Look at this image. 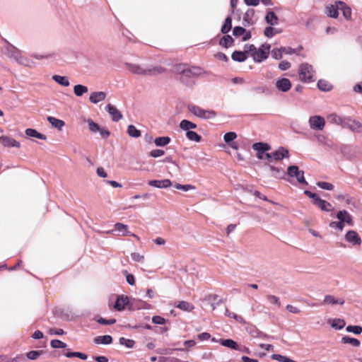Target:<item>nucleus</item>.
<instances>
[{
	"label": "nucleus",
	"instance_id": "nucleus-50",
	"mask_svg": "<svg viewBox=\"0 0 362 362\" xmlns=\"http://www.w3.org/2000/svg\"><path fill=\"white\" fill-rule=\"evenodd\" d=\"M50 345L52 348L57 349L62 348L64 349L67 346L66 344L59 340V339H53L50 342Z\"/></svg>",
	"mask_w": 362,
	"mask_h": 362
},
{
	"label": "nucleus",
	"instance_id": "nucleus-37",
	"mask_svg": "<svg viewBox=\"0 0 362 362\" xmlns=\"http://www.w3.org/2000/svg\"><path fill=\"white\" fill-rule=\"evenodd\" d=\"M232 28V18L230 16H228L225 19V22L221 28V33L223 34L228 33Z\"/></svg>",
	"mask_w": 362,
	"mask_h": 362
},
{
	"label": "nucleus",
	"instance_id": "nucleus-26",
	"mask_svg": "<svg viewBox=\"0 0 362 362\" xmlns=\"http://www.w3.org/2000/svg\"><path fill=\"white\" fill-rule=\"evenodd\" d=\"M52 79L57 83L58 84L67 87L70 85L69 81L66 76H59V75H53Z\"/></svg>",
	"mask_w": 362,
	"mask_h": 362
},
{
	"label": "nucleus",
	"instance_id": "nucleus-8",
	"mask_svg": "<svg viewBox=\"0 0 362 362\" xmlns=\"http://www.w3.org/2000/svg\"><path fill=\"white\" fill-rule=\"evenodd\" d=\"M345 240L351 244L353 246H360L362 240L356 231L351 230H349L344 236Z\"/></svg>",
	"mask_w": 362,
	"mask_h": 362
},
{
	"label": "nucleus",
	"instance_id": "nucleus-24",
	"mask_svg": "<svg viewBox=\"0 0 362 362\" xmlns=\"http://www.w3.org/2000/svg\"><path fill=\"white\" fill-rule=\"evenodd\" d=\"M47 120L52 127L59 130H61L65 124L64 121L51 116L47 117Z\"/></svg>",
	"mask_w": 362,
	"mask_h": 362
},
{
	"label": "nucleus",
	"instance_id": "nucleus-2",
	"mask_svg": "<svg viewBox=\"0 0 362 362\" xmlns=\"http://www.w3.org/2000/svg\"><path fill=\"white\" fill-rule=\"evenodd\" d=\"M174 71L180 75V79L187 83L188 78L199 76L202 74V69L199 67H189L186 64H178L174 68Z\"/></svg>",
	"mask_w": 362,
	"mask_h": 362
},
{
	"label": "nucleus",
	"instance_id": "nucleus-31",
	"mask_svg": "<svg viewBox=\"0 0 362 362\" xmlns=\"http://www.w3.org/2000/svg\"><path fill=\"white\" fill-rule=\"evenodd\" d=\"M88 88L86 86L78 84L74 86V93L78 97L82 96L83 94L88 93Z\"/></svg>",
	"mask_w": 362,
	"mask_h": 362
},
{
	"label": "nucleus",
	"instance_id": "nucleus-59",
	"mask_svg": "<svg viewBox=\"0 0 362 362\" xmlns=\"http://www.w3.org/2000/svg\"><path fill=\"white\" fill-rule=\"evenodd\" d=\"M272 57L275 59H281L283 57V52L281 50V48L279 49H274L271 52Z\"/></svg>",
	"mask_w": 362,
	"mask_h": 362
},
{
	"label": "nucleus",
	"instance_id": "nucleus-20",
	"mask_svg": "<svg viewBox=\"0 0 362 362\" xmlns=\"http://www.w3.org/2000/svg\"><path fill=\"white\" fill-rule=\"evenodd\" d=\"M129 299L127 296H121L117 298L115 304L114 305L115 309L117 310H122L125 306L128 304Z\"/></svg>",
	"mask_w": 362,
	"mask_h": 362
},
{
	"label": "nucleus",
	"instance_id": "nucleus-52",
	"mask_svg": "<svg viewBox=\"0 0 362 362\" xmlns=\"http://www.w3.org/2000/svg\"><path fill=\"white\" fill-rule=\"evenodd\" d=\"M43 354V351H30L27 354V358L30 360H35Z\"/></svg>",
	"mask_w": 362,
	"mask_h": 362
},
{
	"label": "nucleus",
	"instance_id": "nucleus-53",
	"mask_svg": "<svg viewBox=\"0 0 362 362\" xmlns=\"http://www.w3.org/2000/svg\"><path fill=\"white\" fill-rule=\"evenodd\" d=\"M345 326V322L341 319H335L332 323V327L337 329H341Z\"/></svg>",
	"mask_w": 362,
	"mask_h": 362
},
{
	"label": "nucleus",
	"instance_id": "nucleus-63",
	"mask_svg": "<svg viewBox=\"0 0 362 362\" xmlns=\"http://www.w3.org/2000/svg\"><path fill=\"white\" fill-rule=\"evenodd\" d=\"M245 52L247 53H250L251 56L253 57V53L256 52L257 48L254 45H246L245 46Z\"/></svg>",
	"mask_w": 362,
	"mask_h": 362
},
{
	"label": "nucleus",
	"instance_id": "nucleus-55",
	"mask_svg": "<svg viewBox=\"0 0 362 362\" xmlns=\"http://www.w3.org/2000/svg\"><path fill=\"white\" fill-rule=\"evenodd\" d=\"M236 137H237L236 133H235L233 132H230L226 133L224 135L223 139L226 143L230 144V142L233 141Z\"/></svg>",
	"mask_w": 362,
	"mask_h": 362
},
{
	"label": "nucleus",
	"instance_id": "nucleus-28",
	"mask_svg": "<svg viewBox=\"0 0 362 362\" xmlns=\"http://www.w3.org/2000/svg\"><path fill=\"white\" fill-rule=\"evenodd\" d=\"M302 49H303L302 46H298V48H296V49H293L290 47H281V50L282 51L283 54H289V55L293 54H296L297 55H301L300 52Z\"/></svg>",
	"mask_w": 362,
	"mask_h": 362
},
{
	"label": "nucleus",
	"instance_id": "nucleus-56",
	"mask_svg": "<svg viewBox=\"0 0 362 362\" xmlns=\"http://www.w3.org/2000/svg\"><path fill=\"white\" fill-rule=\"evenodd\" d=\"M317 186L321 189L326 190H332L334 189V185L332 183L327 182H318L317 183Z\"/></svg>",
	"mask_w": 362,
	"mask_h": 362
},
{
	"label": "nucleus",
	"instance_id": "nucleus-16",
	"mask_svg": "<svg viewBox=\"0 0 362 362\" xmlns=\"http://www.w3.org/2000/svg\"><path fill=\"white\" fill-rule=\"evenodd\" d=\"M343 125L353 132H362V124L358 121L348 119Z\"/></svg>",
	"mask_w": 362,
	"mask_h": 362
},
{
	"label": "nucleus",
	"instance_id": "nucleus-17",
	"mask_svg": "<svg viewBox=\"0 0 362 362\" xmlns=\"http://www.w3.org/2000/svg\"><path fill=\"white\" fill-rule=\"evenodd\" d=\"M11 57L20 64L26 66H30V61L25 57L22 56L18 50L13 51Z\"/></svg>",
	"mask_w": 362,
	"mask_h": 362
},
{
	"label": "nucleus",
	"instance_id": "nucleus-40",
	"mask_svg": "<svg viewBox=\"0 0 362 362\" xmlns=\"http://www.w3.org/2000/svg\"><path fill=\"white\" fill-rule=\"evenodd\" d=\"M270 170L272 171V176L276 178H284L285 173L282 168H275L272 165H269Z\"/></svg>",
	"mask_w": 362,
	"mask_h": 362
},
{
	"label": "nucleus",
	"instance_id": "nucleus-49",
	"mask_svg": "<svg viewBox=\"0 0 362 362\" xmlns=\"http://www.w3.org/2000/svg\"><path fill=\"white\" fill-rule=\"evenodd\" d=\"M89 130L93 133H96L100 130V126L94 122L91 119H88L86 120Z\"/></svg>",
	"mask_w": 362,
	"mask_h": 362
},
{
	"label": "nucleus",
	"instance_id": "nucleus-54",
	"mask_svg": "<svg viewBox=\"0 0 362 362\" xmlns=\"http://www.w3.org/2000/svg\"><path fill=\"white\" fill-rule=\"evenodd\" d=\"M175 187L177 189H180V190H182V191H185V192L189 191L190 189H195V187L194 185H181V184H178V183H176L175 185Z\"/></svg>",
	"mask_w": 362,
	"mask_h": 362
},
{
	"label": "nucleus",
	"instance_id": "nucleus-62",
	"mask_svg": "<svg viewBox=\"0 0 362 362\" xmlns=\"http://www.w3.org/2000/svg\"><path fill=\"white\" fill-rule=\"evenodd\" d=\"M97 322L102 325H113L116 322L115 319L105 320L103 317L97 319Z\"/></svg>",
	"mask_w": 362,
	"mask_h": 362
},
{
	"label": "nucleus",
	"instance_id": "nucleus-4",
	"mask_svg": "<svg viewBox=\"0 0 362 362\" xmlns=\"http://www.w3.org/2000/svg\"><path fill=\"white\" fill-rule=\"evenodd\" d=\"M188 110L194 115L204 119H212L216 116L215 111L211 110H204L197 105H189Z\"/></svg>",
	"mask_w": 362,
	"mask_h": 362
},
{
	"label": "nucleus",
	"instance_id": "nucleus-33",
	"mask_svg": "<svg viewBox=\"0 0 362 362\" xmlns=\"http://www.w3.org/2000/svg\"><path fill=\"white\" fill-rule=\"evenodd\" d=\"M233 43V39L230 35H224L219 42V45L222 47L228 48L230 47Z\"/></svg>",
	"mask_w": 362,
	"mask_h": 362
},
{
	"label": "nucleus",
	"instance_id": "nucleus-38",
	"mask_svg": "<svg viewBox=\"0 0 362 362\" xmlns=\"http://www.w3.org/2000/svg\"><path fill=\"white\" fill-rule=\"evenodd\" d=\"M326 13L331 18H337L339 15L337 8L334 5H329L326 8Z\"/></svg>",
	"mask_w": 362,
	"mask_h": 362
},
{
	"label": "nucleus",
	"instance_id": "nucleus-47",
	"mask_svg": "<svg viewBox=\"0 0 362 362\" xmlns=\"http://www.w3.org/2000/svg\"><path fill=\"white\" fill-rule=\"evenodd\" d=\"M327 119L329 122L336 124H341L342 119L337 114H331L327 117Z\"/></svg>",
	"mask_w": 362,
	"mask_h": 362
},
{
	"label": "nucleus",
	"instance_id": "nucleus-15",
	"mask_svg": "<svg viewBox=\"0 0 362 362\" xmlns=\"http://www.w3.org/2000/svg\"><path fill=\"white\" fill-rule=\"evenodd\" d=\"M0 142L5 147L19 148L21 146V144L18 141L7 136H0Z\"/></svg>",
	"mask_w": 362,
	"mask_h": 362
},
{
	"label": "nucleus",
	"instance_id": "nucleus-13",
	"mask_svg": "<svg viewBox=\"0 0 362 362\" xmlns=\"http://www.w3.org/2000/svg\"><path fill=\"white\" fill-rule=\"evenodd\" d=\"M345 300L343 298H337L332 295H326L325 296L324 300L322 301L323 305H334L337 304L344 305Z\"/></svg>",
	"mask_w": 362,
	"mask_h": 362
},
{
	"label": "nucleus",
	"instance_id": "nucleus-32",
	"mask_svg": "<svg viewBox=\"0 0 362 362\" xmlns=\"http://www.w3.org/2000/svg\"><path fill=\"white\" fill-rule=\"evenodd\" d=\"M341 342L344 344H349L354 347H358L361 344V342L358 339L356 338H352L349 336H344L341 338Z\"/></svg>",
	"mask_w": 362,
	"mask_h": 362
},
{
	"label": "nucleus",
	"instance_id": "nucleus-7",
	"mask_svg": "<svg viewBox=\"0 0 362 362\" xmlns=\"http://www.w3.org/2000/svg\"><path fill=\"white\" fill-rule=\"evenodd\" d=\"M308 122L310 127L315 130H322L325 125V119L319 115L311 116Z\"/></svg>",
	"mask_w": 362,
	"mask_h": 362
},
{
	"label": "nucleus",
	"instance_id": "nucleus-60",
	"mask_svg": "<svg viewBox=\"0 0 362 362\" xmlns=\"http://www.w3.org/2000/svg\"><path fill=\"white\" fill-rule=\"evenodd\" d=\"M152 322L156 325H165L166 320L161 316L156 315L152 317Z\"/></svg>",
	"mask_w": 362,
	"mask_h": 362
},
{
	"label": "nucleus",
	"instance_id": "nucleus-29",
	"mask_svg": "<svg viewBox=\"0 0 362 362\" xmlns=\"http://www.w3.org/2000/svg\"><path fill=\"white\" fill-rule=\"evenodd\" d=\"M315 205L324 211H330L332 210L331 204L322 199H317V202Z\"/></svg>",
	"mask_w": 362,
	"mask_h": 362
},
{
	"label": "nucleus",
	"instance_id": "nucleus-51",
	"mask_svg": "<svg viewBox=\"0 0 362 362\" xmlns=\"http://www.w3.org/2000/svg\"><path fill=\"white\" fill-rule=\"evenodd\" d=\"M346 330L348 332H353L356 334H359L362 332V327L358 325H349L346 327Z\"/></svg>",
	"mask_w": 362,
	"mask_h": 362
},
{
	"label": "nucleus",
	"instance_id": "nucleus-5",
	"mask_svg": "<svg viewBox=\"0 0 362 362\" xmlns=\"http://www.w3.org/2000/svg\"><path fill=\"white\" fill-rule=\"evenodd\" d=\"M271 46L269 44H263L253 53V59L256 62H262L265 60L269 54Z\"/></svg>",
	"mask_w": 362,
	"mask_h": 362
},
{
	"label": "nucleus",
	"instance_id": "nucleus-39",
	"mask_svg": "<svg viewBox=\"0 0 362 362\" xmlns=\"http://www.w3.org/2000/svg\"><path fill=\"white\" fill-rule=\"evenodd\" d=\"M170 142V138L168 136H160L155 139L154 143L157 146H165Z\"/></svg>",
	"mask_w": 362,
	"mask_h": 362
},
{
	"label": "nucleus",
	"instance_id": "nucleus-35",
	"mask_svg": "<svg viewBox=\"0 0 362 362\" xmlns=\"http://www.w3.org/2000/svg\"><path fill=\"white\" fill-rule=\"evenodd\" d=\"M128 226L122 223H117L115 225V230L122 234V235H129V232L127 230Z\"/></svg>",
	"mask_w": 362,
	"mask_h": 362
},
{
	"label": "nucleus",
	"instance_id": "nucleus-3",
	"mask_svg": "<svg viewBox=\"0 0 362 362\" xmlns=\"http://www.w3.org/2000/svg\"><path fill=\"white\" fill-rule=\"evenodd\" d=\"M300 80L304 83H310L315 80V71L311 65L303 63L299 66Z\"/></svg>",
	"mask_w": 362,
	"mask_h": 362
},
{
	"label": "nucleus",
	"instance_id": "nucleus-36",
	"mask_svg": "<svg viewBox=\"0 0 362 362\" xmlns=\"http://www.w3.org/2000/svg\"><path fill=\"white\" fill-rule=\"evenodd\" d=\"M225 315L228 317H232L240 324L245 325V320L240 315H238L235 313L230 312L228 309H226Z\"/></svg>",
	"mask_w": 362,
	"mask_h": 362
},
{
	"label": "nucleus",
	"instance_id": "nucleus-10",
	"mask_svg": "<svg viewBox=\"0 0 362 362\" xmlns=\"http://www.w3.org/2000/svg\"><path fill=\"white\" fill-rule=\"evenodd\" d=\"M275 85L278 90L284 93L288 92L292 86L290 80L286 78H281L277 79Z\"/></svg>",
	"mask_w": 362,
	"mask_h": 362
},
{
	"label": "nucleus",
	"instance_id": "nucleus-30",
	"mask_svg": "<svg viewBox=\"0 0 362 362\" xmlns=\"http://www.w3.org/2000/svg\"><path fill=\"white\" fill-rule=\"evenodd\" d=\"M265 21L270 25H275L278 24V18L273 11H269L267 13Z\"/></svg>",
	"mask_w": 362,
	"mask_h": 362
},
{
	"label": "nucleus",
	"instance_id": "nucleus-48",
	"mask_svg": "<svg viewBox=\"0 0 362 362\" xmlns=\"http://www.w3.org/2000/svg\"><path fill=\"white\" fill-rule=\"evenodd\" d=\"M135 308L138 310L144 309V310H149L151 308V305L149 303H147L145 301L143 300H137L135 304Z\"/></svg>",
	"mask_w": 362,
	"mask_h": 362
},
{
	"label": "nucleus",
	"instance_id": "nucleus-22",
	"mask_svg": "<svg viewBox=\"0 0 362 362\" xmlns=\"http://www.w3.org/2000/svg\"><path fill=\"white\" fill-rule=\"evenodd\" d=\"M175 307L186 312H191L194 309L193 304L184 300L178 302V303L175 305Z\"/></svg>",
	"mask_w": 362,
	"mask_h": 362
},
{
	"label": "nucleus",
	"instance_id": "nucleus-27",
	"mask_svg": "<svg viewBox=\"0 0 362 362\" xmlns=\"http://www.w3.org/2000/svg\"><path fill=\"white\" fill-rule=\"evenodd\" d=\"M218 342L223 346L228 347L229 349L236 350L238 349V344L233 339H220Z\"/></svg>",
	"mask_w": 362,
	"mask_h": 362
},
{
	"label": "nucleus",
	"instance_id": "nucleus-11",
	"mask_svg": "<svg viewBox=\"0 0 362 362\" xmlns=\"http://www.w3.org/2000/svg\"><path fill=\"white\" fill-rule=\"evenodd\" d=\"M272 162L273 160H280L284 158L289 156V152L284 147H279L276 151L271 153Z\"/></svg>",
	"mask_w": 362,
	"mask_h": 362
},
{
	"label": "nucleus",
	"instance_id": "nucleus-61",
	"mask_svg": "<svg viewBox=\"0 0 362 362\" xmlns=\"http://www.w3.org/2000/svg\"><path fill=\"white\" fill-rule=\"evenodd\" d=\"M131 257L134 261L137 262H144V256L138 252H132Z\"/></svg>",
	"mask_w": 362,
	"mask_h": 362
},
{
	"label": "nucleus",
	"instance_id": "nucleus-1",
	"mask_svg": "<svg viewBox=\"0 0 362 362\" xmlns=\"http://www.w3.org/2000/svg\"><path fill=\"white\" fill-rule=\"evenodd\" d=\"M126 69L132 74L140 76H156L165 72L166 69L160 66L144 68L141 66L132 63H125Z\"/></svg>",
	"mask_w": 362,
	"mask_h": 362
},
{
	"label": "nucleus",
	"instance_id": "nucleus-14",
	"mask_svg": "<svg viewBox=\"0 0 362 362\" xmlns=\"http://www.w3.org/2000/svg\"><path fill=\"white\" fill-rule=\"evenodd\" d=\"M106 110L110 115L112 119L114 122H118L122 118V115L117 107L111 104L107 105L105 107Z\"/></svg>",
	"mask_w": 362,
	"mask_h": 362
},
{
	"label": "nucleus",
	"instance_id": "nucleus-23",
	"mask_svg": "<svg viewBox=\"0 0 362 362\" xmlns=\"http://www.w3.org/2000/svg\"><path fill=\"white\" fill-rule=\"evenodd\" d=\"M25 132L28 136L35 137L37 139H42V140L47 139V136L45 134L38 132L37 130H35L34 129L28 128L25 130Z\"/></svg>",
	"mask_w": 362,
	"mask_h": 362
},
{
	"label": "nucleus",
	"instance_id": "nucleus-43",
	"mask_svg": "<svg viewBox=\"0 0 362 362\" xmlns=\"http://www.w3.org/2000/svg\"><path fill=\"white\" fill-rule=\"evenodd\" d=\"M267 300L269 303L276 305L277 308H280L281 304L280 299L278 296L274 295H267Z\"/></svg>",
	"mask_w": 362,
	"mask_h": 362
},
{
	"label": "nucleus",
	"instance_id": "nucleus-21",
	"mask_svg": "<svg viewBox=\"0 0 362 362\" xmlns=\"http://www.w3.org/2000/svg\"><path fill=\"white\" fill-rule=\"evenodd\" d=\"M94 342L97 344L108 345L112 342V338L110 335L98 336L94 339Z\"/></svg>",
	"mask_w": 362,
	"mask_h": 362
},
{
	"label": "nucleus",
	"instance_id": "nucleus-41",
	"mask_svg": "<svg viewBox=\"0 0 362 362\" xmlns=\"http://www.w3.org/2000/svg\"><path fill=\"white\" fill-rule=\"evenodd\" d=\"M127 133L130 136L134 138H138L141 136V132L132 124L128 126Z\"/></svg>",
	"mask_w": 362,
	"mask_h": 362
},
{
	"label": "nucleus",
	"instance_id": "nucleus-19",
	"mask_svg": "<svg viewBox=\"0 0 362 362\" xmlns=\"http://www.w3.org/2000/svg\"><path fill=\"white\" fill-rule=\"evenodd\" d=\"M106 98V93L103 91L93 92L89 97V100L93 104L103 101Z\"/></svg>",
	"mask_w": 362,
	"mask_h": 362
},
{
	"label": "nucleus",
	"instance_id": "nucleus-42",
	"mask_svg": "<svg viewBox=\"0 0 362 362\" xmlns=\"http://www.w3.org/2000/svg\"><path fill=\"white\" fill-rule=\"evenodd\" d=\"M186 137L192 141L199 142L202 136L194 131H187L186 132Z\"/></svg>",
	"mask_w": 362,
	"mask_h": 362
},
{
	"label": "nucleus",
	"instance_id": "nucleus-57",
	"mask_svg": "<svg viewBox=\"0 0 362 362\" xmlns=\"http://www.w3.org/2000/svg\"><path fill=\"white\" fill-rule=\"evenodd\" d=\"M329 227L332 228H337L339 230H343L344 224L339 220V221H332L329 223Z\"/></svg>",
	"mask_w": 362,
	"mask_h": 362
},
{
	"label": "nucleus",
	"instance_id": "nucleus-6",
	"mask_svg": "<svg viewBox=\"0 0 362 362\" xmlns=\"http://www.w3.org/2000/svg\"><path fill=\"white\" fill-rule=\"evenodd\" d=\"M287 175L290 177H296L299 184L308 185V182L304 177V172L300 170L296 165H291L287 169Z\"/></svg>",
	"mask_w": 362,
	"mask_h": 362
},
{
	"label": "nucleus",
	"instance_id": "nucleus-12",
	"mask_svg": "<svg viewBox=\"0 0 362 362\" xmlns=\"http://www.w3.org/2000/svg\"><path fill=\"white\" fill-rule=\"evenodd\" d=\"M337 219L340 220L344 224L346 223L351 226L354 225L352 216L346 210L339 211L337 214Z\"/></svg>",
	"mask_w": 362,
	"mask_h": 362
},
{
	"label": "nucleus",
	"instance_id": "nucleus-9",
	"mask_svg": "<svg viewBox=\"0 0 362 362\" xmlns=\"http://www.w3.org/2000/svg\"><path fill=\"white\" fill-rule=\"evenodd\" d=\"M252 148L257 151V158L261 159L263 155L271 149V146L267 143L257 142L252 144Z\"/></svg>",
	"mask_w": 362,
	"mask_h": 362
},
{
	"label": "nucleus",
	"instance_id": "nucleus-25",
	"mask_svg": "<svg viewBox=\"0 0 362 362\" xmlns=\"http://www.w3.org/2000/svg\"><path fill=\"white\" fill-rule=\"evenodd\" d=\"M180 128L186 132L191 131V129L197 128V124L189 120L183 119L180 123Z\"/></svg>",
	"mask_w": 362,
	"mask_h": 362
},
{
	"label": "nucleus",
	"instance_id": "nucleus-58",
	"mask_svg": "<svg viewBox=\"0 0 362 362\" xmlns=\"http://www.w3.org/2000/svg\"><path fill=\"white\" fill-rule=\"evenodd\" d=\"M245 33V29L240 26H236L233 30V35L238 37L243 35Z\"/></svg>",
	"mask_w": 362,
	"mask_h": 362
},
{
	"label": "nucleus",
	"instance_id": "nucleus-34",
	"mask_svg": "<svg viewBox=\"0 0 362 362\" xmlns=\"http://www.w3.org/2000/svg\"><path fill=\"white\" fill-rule=\"evenodd\" d=\"M233 60L242 62L247 59L245 52L235 51L231 56Z\"/></svg>",
	"mask_w": 362,
	"mask_h": 362
},
{
	"label": "nucleus",
	"instance_id": "nucleus-44",
	"mask_svg": "<svg viewBox=\"0 0 362 362\" xmlns=\"http://www.w3.org/2000/svg\"><path fill=\"white\" fill-rule=\"evenodd\" d=\"M317 86L320 90L323 91H327L332 88V85L325 80H319L317 82Z\"/></svg>",
	"mask_w": 362,
	"mask_h": 362
},
{
	"label": "nucleus",
	"instance_id": "nucleus-64",
	"mask_svg": "<svg viewBox=\"0 0 362 362\" xmlns=\"http://www.w3.org/2000/svg\"><path fill=\"white\" fill-rule=\"evenodd\" d=\"M165 153L163 150L161 149H155L150 152V156L153 158H158L163 156Z\"/></svg>",
	"mask_w": 362,
	"mask_h": 362
},
{
	"label": "nucleus",
	"instance_id": "nucleus-45",
	"mask_svg": "<svg viewBox=\"0 0 362 362\" xmlns=\"http://www.w3.org/2000/svg\"><path fill=\"white\" fill-rule=\"evenodd\" d=\"M119 341L121 345L129 349L133 348L135 344V341L133 339H126L124 337H120Z\"/></svg>",
	"mask_w": 362,
	"mask_h": 362
},
{
	"label": "nucleus",
	"instance_id": "nucleus-46",
	"mask_svg": "<svg viewBox=\"0 0 362 362\" xmlns=\"http://www.w3.org/2000/svg\"><path fill=\"white\" fill-rule=\"evenodd\" d=\"M272 358L276 361H278L279 362H296V361H293L285 356H282L281 354H272Z\"/></svg>",
	"mask_w": 362,
	"mask_h": 362
},
{
	"label": "nucleus",
	"instance_id": "nucleus-18",
	"mask_svg": "<svg viewBox=\"0 0 362 362\" xmlns=\"http://www.w3.org/2000/svg\"><path fill=\"white\" fill-rule=\"evenodd\" d=\"M148 184L157 188H168L172 185V182L169 179L161 180H150Z\"/></svg>",
	"mask_w": 362,
	"mask_h": 362
}]
</instances>
